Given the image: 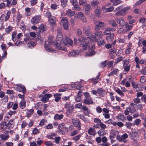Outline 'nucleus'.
Here are the masks:
<instances>
[{"label": "nucleus", "mask_w": 146, "mask_h": 146, "mask_svg": "<svg viewBox=\"0 0 146 146\" xmlns=\"http://www.w3.org/2000/svg\"><path fill=\"white\" fill-rule=\"evenodd\" d=\"M90 27L84 28L83 32L88 37L85 38L81 37L78 39L79 41L81 43V46L85 50L88 48L89 50L90 53H86L85 55L86 56H91L96 53V52L94 51L95 48L94 42H96L97 39L96 36L92 35V33L90 31Z\"/></svg>", "instance_id": "obj_1"}, {"label": "nucleus", "mask_w": 146, "mask_h": 146, "mask_svg": "<svg viewBox=\"0 0 146 146\" xmlns=\"http://www.w3.org/2000/svg\"><path fill=\"white\" fill-rule=\"evenodd\" d=\"M53 39L51 37L49 38L48 40L45 42L44 47L46 51L49 52H55V50L52 48L51 47L53 45Z\"/></svg>", "instance_id": "obj_2"}, {"label": "nucleus", "mask_w": 146, "mask_h": 146, "mask_svg": "<svg viewBox=\"0 0 146 146\" xmlns=\"http://www.w3.org/2000/svg\"><path fill=\"white\" fill-rule=\"evenodd\" d=\"M131 8L130 6H127L123 8L119 11L116 12L115 15L117 16H124L127 13V12Z\"/></svg>", "instance_id": "obj_3"}, {"label": "nucleus", "mask_w": 146, "mask_h": 146, "mask_svg": "<svg viewBox=\"0 0 146 146\" xmlns=\"http://www.w3.org/2000/svg\"><path fill=\"white\" fill-rule=\"evenodd\" d=\"M91 92L93 94L98 96L97 94H98L100 96L102 97L104 96L106 94L105 90L102 88H98L97 90H92L91 91Z\"/></svg>", "instance_id": "obj_4"}, {"label": "nucleus", "mask_w": 146, "mask_h": 146, "mask_svg": "<svg viewBox=\"0 0 146 146\" xmlns=\"http://www.w3.org/2000/svg\"><path fill=\"white\" fill-rule=\"evenodd\" d=\"M117 20V23L119 24L123 28H127L128 25V23L126 22H125L124 20L121 17L119 18L116 19Z\"/></svg>", "instance_id": "obj_5"}, {"label": "nucleus", "mask_w": 146, "mask_h": 146, "mask_svg": "<svg viewBox=\"0 0 146 146\" xmlns=\"http://www.w3.org/2000/svg\"><path fill=\"white\" fill-rule=\"evenodd\" d=\"M128 137V135L126 133L123 134L120 136L119 135H117L116 138L119 141H123L124 143H126L127 142V139H126Z\"/></svg>", "instance_id": "obj_6"}, {"label": "nucleus", "mask_w": 146, "mask_h": 146, "mask_svg": "<svg viewBox=\"0 0 146 146\" xmlns=\"http://www.w3.org/2000/svg\"><path fill=\"white\" fill-rule=\"evenodd\" d=\"M41 19L40 15H37L33 17L31 21V22L33 24L35 25L40 22Z\"/></svg>", "instance_id": "obj_7"}, {"label": "nucleus", "mask_w": 146, "mask_h": 146, "mask_svg": "<svg viewBox=\"0 0 146 146\" xmlns=\"http://www.w3.org/2000/svg\"><path fill=\"white\" fill-rule=\"evenodd\" d=\"M14 89L16 90L19 92H22L23 94H25L26 92L25 87L20 85H16L14 87Z\"/></svg>", "instance_id": "obj_8"}, {"label": "nucleus", "mask_w": 146, "mask_h": 146, "mask_svg": "<svg viewBox=\"0 0 146 146\" xmlns=\"http://www.w3.org/2000/svg\"><path fill=\"white\" fill-rule=\"evenodd\" d=\"M52 95L51 94H46L42 97L41 99V101L44 103H46L48 101L49 98L52 97Z\"/></svg>", "instance_id": "obj_9"}, {"label": "nucleus", "mask_w": 146, "mask_h": 146, "mask_svg": "<svg viewBox=\"0 0 146 146\" xmlns=\"http://www.w3.org/2000/svg\"><path fill=\"white\" fill-rule=\"evenodd\" d=\"M80 53V50H75L70 52L68 54L69 57H75L78 56Z\"/></svg>", "instance_id": "obj_10"}, {"label": "nucleus", "mask_w": 146, "mask_h": 146, "mask_svg": "<svg viewBox=\"0 0 146 146\" xmlns=\"http://www.w3.org/2000/svg\"><path fill=\"white\" fill-rule=\"evenodd\" d=\"M63 40V42L65 45H72L73 44V41L70 38L67 37H66L65 39H64Z\"/></svg>", "instance_id": "obj_11"}, {"label": "nucleus", "mask_w": 146, "mask_h": 146, "mask_svg": "<svg viewBox=\"0 0 146 146\" xmlns=\"http://www.w3.org/2000/svg\"><path fill=\"white\" fill-rule=\"evenodd\" d=\"M3 2H7V6L9 7L13 5H15L17 3L16 0H2Z\"/></svg>", "instance_id": "obj_12"}, {"label": "nucleus", "mask_w": 146, "mask_h": 146, "mask_svg": "<svg viewBox=\"0 0 146 146\" xmlns=\"http://www.w3.org/2000/svg\"><path fill=\"white\" fill-rule=\"evenodd\" d=\"M85 14L86 15H89L90 13V10L91 9V6L89 4H86L84 7Z\"/></svg>", "instance_id": "obj_13"}, {"label": "nucleus", "mask_w": 146, "mask_h": 146, "mask_svg": "<svg viewBox=\"0 0 146 146\" xmlns=\"http://www.w3.org/2000/svg\"><path fill=\"white\" fill-rule=\"evenodd\" d=\"M30 35L31 36L33 37L34 39L36 40L39 39L40 42L41 41L40 39V37L39 34H36L34 32H31L30 33Z\"/></svg>", "instance_id": "obj_14"}, {"label": "nucleus", "mask_w": 146, "mask_h": 146, "mask_svg": "<svg viewBox=\"0 0 146 146\" xmlns=\"http://www.w3.org/2000/svg\"><path fill=\"white\" fill-rule=\"evenodd\" d=\"M139 23L142 24L141 26L142 28L143 29L146 27V18L141 17L139 19Z\"/></svg>", "instance_id": "obj_15"}, {"label": "nucleus", "mask_w": 146, "mask_h": 146, "mask_svg": "<svg viewBox=\"0 0 146 146\" xmlns=\"http://www.w3.org/2000/svg\"><path fill=\"white\" fill-rule=\"evenodd\" d=\"M61 30L60 28L58 29H57L58 34L57 36L56 40L59 41H61L62 40L63 38V36L61 33Z\"/></svg>", "instance_id": "obj_16"}, {"label": "nucleus", "mask_w": 146, "mask_h": 146, "mask_svg": "<svg viewBox=\"0 0 146 146\" xmlns=\"http://www.w3.org/2000/svg\"><path fill=\"white\" fill-rule=\"evenodd\" d=\"M105 24L102 22H99L96 25L95 27V29L96 31H98L101 27L105 26Z\"/></svg>", "instance_id": "obj_17"}, {"label": "nucleus", "mask_w": 146, "mask_h": 146, "mask_svg": "<svg viewBox=\"0 0 146 146\" xmlns=\"http://www.w3.org/2000/svg\"><path fill=\"white\" fill-rule=\"evenodd\" d=\"M48 21L49 23L52 25H54L56 23V19L53 16L48 17Z\"/></svg>", "instance_id": "obj_18"}, {"label": "nucleus", "mask_w": 146, "mask_h": 146, "mask_svg": "<svg viewBox=\"0 0 146 146\" xmlns=\"http://www.w3.org/2000/svg\"><path fill=\"white\" fill-rule=\"evenodd\" d=\"M55 47L56 49L58 50H62L65 51H67L65 47H62L60 44L58 42L55 43Z\"/></svg>", "instance_id": "obj_19"}, {"label": "nucleus", "mask_w": 146, "mask_h": 146, "mask_svg": "<svg viewBox=\"0 0 146 146\" xmlns=\"http://www.w3.org/2000/svg\"><path fill=\"white\" fill-rule=\"evenodd\" d=\"M66 14L67 15L71 17L74 15L75 12L74 11H72L70 9H68L66 11Z\"/></svg>", "instance_id": "obj_20"}, {"label": "nucleus", "mask_w": 146, "mask_h": 146, "mask_svg": "<svg viewBox=\"0 0 146 146\" xmlns=\"http://www.w3.org/2000/svg\"><path fill=\"white\" fill-rule=\"evenodd\" d=\"M118 133V132L117 131L113 129H112L110 136V139L114 138Z\"/></svg>", "instance_id": "obj_21"}, {"label": "nucleus", "mask_w": 146, "mask_h": 146, "mask_svg": "<svg viewBox=\"0 0 146 146\" xmlns=\"http://www.w3.org/2000/svg\"><path fill=\"white\" fill-rule=\"evenodd\" d=\"M110 1L113 2L112 5L116 6L122 3V1L120 0H110Z\"/></svg>", "instance_id": "obj_22"}, {"label": "nucleus", "mask_w": 146, "mask_h": 146, "mask_svg": "<svg viewBox=\"0 0 146 146\" xmlns=\"http://www.w3.org/2000/svg\"><path fill=\"white\" fill-rule=\"evenodd\" d=\"M110 1L113 2L112 5L116 6L122 3V1L120 0H110Z\"/></svg>", "instance_id": "obj_23"}, {"label": "nucleus", "mask_w": 146, "mask_h": 146, "mask_svg": "<svg viewBox=\"0 0 146 146\" xmlns=\"http://www.w3.org/2000/svg\"><path fill=\"white\" fill-rule=\"evenodd\" d=\"M26 106V102L24 100H22L19 104V106L21 108L23 109Z\"/></svg>", "instance_id": "obj_24"}, {"label": "nucleus", "mask_w": 146, "mask_h": 146, "mask_svg": "<svg viewBox=\"0 0 146 146\" xmlns=\"http://www.w3.org/2000/svg\"><path fill=\"white\" fill-rule=\"evenodd\" d=\"M82 110L85 111V114L86 115H87L90 113V110L86 106H83Z\"/></svg>", "instance_id": "obj_25"}, {"label": "nucleus", "mask_w": 146, "mask_h": 146, "mask_svg": "<svg viewBox=\"0 0 146 146\" xmlns=\"http://www.w3.org/2000/svg\"><path fill=\"white\" fill-rule=\"evenodd\" d=\"M72 121L75 127H78L80 128L81 127L79 121L78 120L72 119Z\"/></svg>", "instance_id": "obj_26"}, {"label": "nucleus", "mask_w": 146, "mask_h": 146, "mask_svg": "<svg viewBox=\"0 0 146 146\" xmlns=\"http://www.w3.org/2000/svg\"><path fill=\"white\" fill-rule=\"evenodd\" d=\"M61 94L59 93H56L54 95L55 98V101L56 102H58L61 99Z\"/></svg>", "instance_id": "obj_27"}, {"label": "nucleus", "mask_w": 146, "mask_h": 146, "mask_svg": "<svg viewBox=\"0 0 146 146\" xmlns=\"http://www.w3.org/2000/svg\"><path fill=\"white\" fill-rule=\"evenodd\" d=\"M84 103L86 104H92L93 103V101L91 99L86 98L84 99Z\"/></svg>", "instance_id": "obj_28"}, {"label": "nucleus", "mask_w": 146, "mask_h": 146, "mask_svg": "<svg viewBox=\"0 0 146 146\" xmlns=\"http://www.w3.org/2000/svg\"><path fill=\"white\" fill-rule=\"evenodd\" d=\"M116 51V49L114 48H111V49L110 52V55L111 56L112 58H114V56L115 54Z\"/></svg>", "instance_id": "obj_29"}, {"label": "nucleus", "mask_w": 146, "mask_h": 146, "mask_svg": "<svg viewBox=\"0 0 146 146\" xmlns=\"http://www.w3.org/2000/svg\"><path fill=\"white\" fill-rule=\"evenodd\" d=\"M64 117L63 114H56L54 116V119L55 120H59L62 119Z\"/></svg>", "instance_id": "obj_30"}, {"label": "nucleus", "mask_w": 146, "mask_h": 146, "mask_svg": "<svg viewBox=\"0 0 146 146\" xmlns=\"http://www.w3.org/2000/svg\"><path fill=\"white\" fill-rule=\"evenodd\" d=\"M123 66H128L131 65L129 64V59H125L123 60Z\"/></svg>", "instance_id": "obj_31"}, {"label": "nucleus", "mask_w": 146, "mask_h": 146, "mask_svg": "<svg viewBox=\"0 0 146 146\" xmlns=\"http://www.w3.org/2000/svg\"><path fill=\"white\" fill-rule=\"evenodd\" d=\"M9 137V135H5L3 134H1L0 135V138L2 140L5 141L8 139Z\"/></svg>", "instance_id": "obj_32"}, {"label": "nucleus", "mask_w": 146, "mask_h": 146, "mask_svg": "<svg viewBox=\"0 0 146 146\" xmlns=\"http://www.w3.org/2000/svg\"><path fill=\"white\" fill-rule=\"evenodd\" d=\"M115 91L119 95H120L121 96L124 97V93L122 92V91L119 88H116L115 89Z\"/></svg>", "instance_id": "obj_33"}, {"label": "nucleus", "mask_w": 146, "mask_h": 146, "mask_svg": "<svg viewBox=\"0 0 146 146\" xmlns=\"http://www.w3.org/2000/svg\"><path fill=\"white\" fill-rule=\"evenodd\" d=\"M101 11L100 8L99 7H97L96 9L94 11L95 14L97 16H99L101 13Z\"/></svg>", "instance_id": "obj_34"}, {"label": "nucleus", "mask_w": 146, "mask_h": 146, "mask_svg": "<svg viewBox=\"0 0 146 146\" xmlns=\"http://www.w3.org/2000/svg\"><path fill=\"white\" fill-rule=\"evenodd\" d=\"M95 34L96 36L100 38H102L103 36L101 31H96L95 33Z\"/></svg>", "instance_id": "obj_35"}, {"label": "nucleus", "mask_w": 146, "mask_h": 146, "mask_svg": "<svg viewBox=\"0 0 146 146\" xmlns=\"http://www.w3.org/2000/svg\"><path fill=\"white\" fill-rule=\"evenodd\" d=\"M114 37V34L112 33L110 36H108L106 38L107 40L109 42H111L113 39Z\"/></svg>", "instance_id": "obj_36"}, {"label": "nucleus", "mask_w": 146, "mask_h": 146, "mask_svg": "<svg viewBox=\"0 0 146 146\" xmlns=\"http://www.w3.org/2000/svg\"><path fill=\"white\" fill-rule=\"evenodd\" d=\"M98 45L102 46V45H103L105 44V42L104 40L102 38H101L98 41Z\"/></svg>", "instance_id": "obj_37"}, {"label": "nucleus", "mask_w": 146, "mask_h": 146, "mask_svg": "<svg viewBox=\"0 0 146 146\" xmlns=\"http://www.w3.org/2000/svg\"><path fill=\"white\" fill-rule=\"evenodd\" d=\"M88 133L92 135H95L96 134L95 131L93 128H90Z\"/></svg>", "instance_id": "obj_38"}, {"label": "nucleus", "mask_w": 146, "mask_h": 146, "mask_svg": "<svg viewBox=\"0 0 146 146\" xmlns=\"http://www.w3.org/2000/svg\"><path fill=\"white\" fill-rule=\"evenodd\" d=\"M68 109L66 110V113L67 115H69L71 113L73 110V106H70L69 108H68Z\"/></svg>", "instance_id": "obj_39"}, {"label": "nucleus", "mask_w": 146, "mask_h": 146, "mask_svg": "<svg viewBox=\"0 0 146 146\" xmlns=\"http://www.w3.org/2000/svg\"><path fill=\"white\" fill-rule=\"evenodd\" d=\"M68 23L67 19L66 17H63L61 20V24L62 25H64Z\"/></svg>", "instance_id": "obj_40"}, {"label": "nucleus", "mask_w": 146, "mask_h": 146, "mask_svg": "<svg viewBox=\"0 0 146 146\" xmlns=\"http://www.w3.org/2000/svg\"><path fill=\"white\" fill-rule=\"evenodd\" d=\"M110 24L113 27H116L117 25L115 20L113 19L109 21Z\"/></svg>", "instance_id": "obj_41"}, {"label": "nucleus", "mask_w": 146, "mask_h": 146, "mask_svg": "<svg viewBox=\"0 0 146 146\" xmlns=\"http://www.w3.org/2000/svg\"><path fill=\"white\" fill-rule=\"evenodd\" d=\"M38 29L40 31H41L42 32H44L46 30V29L44 27V25L42 24L40 25L39 26Z\"/></svg>", "instance_id": "obj_42"}, {"label": "nucleus", "mask_w": 146, "mask_h": 146, "mask_svg": "<svg viewBox=\"0 0 146 146\" xmlns=\"http://www.w3.org/2000/svg\"><path fill=\"white\" fill-rule=\"evenodd\" d=\"M110 5H111V4L110 3H108L106 4L105 6H104L102 7V10L104 13H106L107 9V8L106 7H107Z\"/></svg>", "instance_id": "obj_43"}, {"label": "nucleus", "mask_w": 146, "mask_h": 146, "mask_svg": "<svg viewBox=\"0 0 146 146\" xmlns=\"http://www.w3.org/2000/svg\"><path fill=\"white\" fill-rule=\"evenodd\" d=\"M118 119L119 120L123 121L125 120V118L124 115L123 114H120L117 116Z\"/></svg>", "instance_id": "obj_44"}, {"label": "nucleus", "mask_w": 146, "mask_h": 146, "mask_svg": "<svg viewBox=\"0 0 146 146\" xmlns=\"http://www.w3.org/2000/svg\"><path fill=\"white\" fill-rule=\"evenodd\" d=\"M17 33L16 32H13L12 34V38L13 41H15L16 40V36Z\"/></svg>", "instance_id": "obj_45"}, {"label": "nucleus", "mask_w": 146, "mask_h": 146, "mask_svg": "<svg viewBox=\"0 0 146 146\" xmlns=\"http://www.w3.org/2000/svg\"><path fill=\"white\" fill-rule=\"evenodd\" d=\"M10 14L11 12L9 11H8L6 15H4L5 20V21H6L9 19L10 17Z\"/></svg>", "instance_id": "obj_46"}, {"label": "nucleus", "mask_w": 146, "mask_h": 146, "mask_svg": "<svg viewBox=\"0 0 146 146\" xmlns=\"http://www.w3.org/2000/svg\"><path fill=\"white\" fill-rule=\"evenodd\" d=\"M36 45V44L33 42H31L28 44L29 47L30 48H33Z\"/></svg>", "instance_id": "obj_47"}, {"label": "nucleus", "mask_w": 146, "mask_h": 146, "mask_svg": "<svg viewBox=\"0 0 146 146\" xmlns=\"http://www.w3.org/2000/svg\"><path fill=\"white\" fill-rule=\"evenodd\" d=\"M33 110L32 109L27 110V116L28 117H30L33 113Z\"/></svg>", "instance_id": "obj_48"}, {"label": "nucleus", "mask_w": 146, "mask_h": 146, "mask_svg": "<svg viewBox=\"0 0 146 146\" xmlns=\"http://www.w3.org/2000/svg\"><path fill=\"white\" fill-rule=\"evenodd\" d=\"M111 29L108 28L106 29L105 31L104 32V34L105 35H108L110 33Z\"/></svg>", "instance_id": "obj_49"}, {"label": "nucleus", "mask_w": 146, "mask_h": 146, "mask_svg": "<svg viewBox=\"0 0 146 146\" xmlns=\"http://www.w3.org/2000/svg\"><path fill=\"white\" fill-rule=\"evenodd\" d=\"M12 29V27L10 26H9L5 29V31L7 33H9L11 31Z\"/></svg>", "instance_id": "obj_50"}, {"label": "nucleus", "mask_w": 146, "mask_h": 146, "mask_svg": "<svg viewBox=\"0 0 146 146\" xmlns=\"http://www.w3.org/2000/svg\"><path fill=\"white\" fill-rule=\"evenodd\" d=\"M99 3V2L98 1L94 0L93 1L91 2V5L94 7H95V6L97 5Z\"/></svg>", "instance_id": "obj_51"}, {"label": "nucleus", "mask_w": 146, "mask_h": 146, "mask_svg": "<svg viewBox=\"0 0 146 146\" xmlns=\"http://www.w3.org/2000/svg\"><path fill=\"white\" fill-rule=\"evenodd\" d=\"M25 12L27 15L28 16H30L31 15L30 12L31 9L29 7L26 8L25 9Z\"/></svg>", "instance_id": "obj_52"}, {"label": "nucleus", "mask_w": 146, "mask_h": 146, "mask_svg": "<svg viewBox=\"0 0 146 146\" xmlns=\"http://www.w3.org/2000/svg\"><path fill=\"white\" fill-rule=\"evenodd\" d=\"M123 58V57L122 56H119L118 57L115 59V64H117L119 62L122 60Z\"/></svg>", "instance_id": "obj_53"}, {"label": "nucleus", "mask_w": 146, "mask_h": 146, "mask_svg": "<svg viewBox=\"0 0 146 146\" xmlns=\"http://www.w3.org/2000/svg\"><path fill=\"white\" fill-rule=\"evenodd\" d=\"M127 108L128 110L130 113H133L135 112V108L133 107H128Z\"/></svg>", "instance_id": "obj_54"}, {"label": "nucleus", "mask_w": 146, "mask_h": 146, "mask_svg": "<svg viewBox=\"0 0 146 146\" xmlns=\"http://www.w3.org/2000/svg\"><path fill=\"white\" fill-rule=\"evenodd\" d=\"M114 9V7L111 6L109 8H107L106 13L111 12L113 11Z\"/></svg>", "instance_id": "obj_55"}, {"label": "nucleus", "mask_w": 146, "mask_h": 146, "mask_svg": "<svg viewBox=\"0 0 146 146\" xmlns=\"http://www.w3.org/2000/svg\"><path fill=\"white\" fill-rule=\"evenodd\" d=\"M61 5L63 7H65L67 5L68 1L67 0H60Z\"/></svg>", "instance_id": "obj_56"}, {"label": "nucleus", "mask_w": 146, "mask_h": 146, "mask_svg": "<svg viewBox=\"0 0 146 146\" xmlns=\"http://www.w3.org/2000/svg\"><path fill=\"white\" fill-rule=\"evenodd\" d=\"M44 143L46 146H52L53 145L52 143L49 141H45Z\"/></svg>", "instance_id": "obj_57"}, {"label": "nucleus", "mask_w": 146, "mask_h": 146, "mask_svg": "<svg viewBox=\"0 0 146 146\" xmlns=\"http://www.w3.org/2000/svg\"><path fill=\"white\" fill-rule=\"evenodd\" d=\"M124 68V71L127 72H128L130 69L131 65L128 66H123Z\"/></svg>", "instance_id": "obj_58"}, {"label": "nucleus", "mask_w": 146, "mask_h": 146, "mask_svg": "<svg viewBox=\"0 0 146 146\" xmlns=\"http://www.w3.org/2000/svg\"><path fill=\"white\" fill-rule=\"evenodd\" d=\"M87 3L86 0H80L79 4L80 5H83Z\"/></svg>", "instance_id": "obj_59"}, {"label": "nucleus", "mask_w": 146, "mask_h": 146, "mask_svg": "<svg viewBox=\"0 0 146 146\" xmlns=\"http://www.w3.org/2000/svg\"><path fill=\"white\" fill-rule=\"evenodd\" d=\"M123 6L124 5H122L118 7L115 9L114 11L117 12L119 11L120 10L123 8Z\"/></svg>", "instance_id": "obj_60"}, {"label": "nucleus", "mask_w": 146, "mask_h": 146, "mask_svg": "<svg viewBox=\"0 0 146 146\" xmlns=\"http://www.w3.org/2000/svg\"><path fill=\"white\" fill-rule=\"evenodd\" d=\"M50 7L52 9L55 10L57 9V5L56 4L53 3L51 4Z\"/></svg>", "instance_id": "obj_61"}, {"label": "nucleus", "mask_w": 146, "mask_h": 146, "mask_svg": "<svg viewBox=\"0 0 146 146\" xmlns=\"http://www.w3.org/2000/svg\"><path fill=\"white\" fill-rule=\"evenodd\" d=\"M133 101L135 103L138 104L140 102V99L139 98L137 97L133 99Z\"/></svg>", "instance_id": "obj_62"}, {"label": "nucleus", "mask_w": 146, "mask_h": 146, "mask_svg": "<svg viewBox=\"0 0 146 146\" xmlns=\"http://www.w3.org/2000/svg\"><path fill=\"white\" fill-rule=\"evenodd\" d=\"M39 132V130L37 128H34V129L33 130V133L34 135L38 134Z\"/></svg>", "instance_id": "obj_63"}, {"label": "nucleus", "mask_w": 146, "mask_h": 146, "mask_svg": "<svg viewBox=\"0 0 146 146\" xmlns=\"http://www.w3.org/2000/svg\"><path fill=\"white\" fill-rule=\"evenodd\" d=\"M23 43V41H21L20 40H17L15 43V45L17 46L19 45L22 44Z\"/></svg>", "instance_id": "obj_64"}]
</instances>
